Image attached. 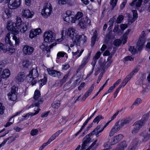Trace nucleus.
Here are the masks:
<instances>
[{"label":"nucleus","instance_id":"10","mask_svg":"<svg viewBox=\"0 0 150 150\" xmlns=\"http://www.w3.org/2000/svg\"><path fill=\"white\" fill-rule=\"evenodd\" d=\"M90 20L87 16H85L79 20V25L81 28L83 29L86 28L88 25H90Z\"/></svg>","mask_w":150,"mask_h":150},{"label":"nucleus","instance_id":"5","mask_svg":"<svg viewBox=\"0 0 150 150\" xmlns=\"http://www.w3.org/2000/svg\"><path fill=\"white\" fill-rule=\"evenodd\" d=\"M4 66L3 64H0V82L1 79H6L9 77L10 75L9 70L7 69H3Z\"/></svg>","mask_w":150,"mask_h":150},{"label":"nucleus","instance_id":"4","mask_svg":"<svg viewBox=\"0 0 150 150\" xmlns=\"http://www.w3.org/2000/svg\"><path fill=\"white\" fill-rule=\"evenodd\" d=\"M87 40V38L84 35H76L75 38L74 40V43L76 44L75 47H77V46H80L82 44L86 42Z\"/></svg>","mask_w":150,"mask_h":150},{"label":"nucleus","instance_id":"28","mask_svg":"<svg viewBox=\"0 0 150 150\" xmlns=\"http://www.w3.org/2000/svg\"><path fill=\"white\" fill-rule=\"evenodd\" d=\"M12 15V9L6 8L5 10L4 13L3 14V17L5 18H10Z\"/></svg>","mask_w":150,"mask_h":150},{"label":"nucleus","instance_id":"1","mask_svg":"<svg viewBox=\"0 0 150 150\" xmlns=\"http://www.w3.org/2000/svg\"><path fill=\"white\" fill-rule=\"evenodd\" d=\"M29 23L25 22L23 23L20 17H17L16 18V22L14 23V33H13V39L15 42V45H18L19 43V39L16 35L18 33L19 31L22 33H24L28 29Z\"/></svg>","mask_w":150,"mask_h":150},{"label":"nucleus","instance_id":"21","mask_svg":"<svg viewBox=\"0 0 150 150\" xmlns=\"http://www.w3.org/2000/svg\"><path fill=\"white\" fill-rule=\"evenodd\" d=\"M83 13L80 12H78L76 14L73 16L71 23H77L79 19L82 18Z\"/></svg>","mask_w":150,"mask_h":150},{"label":"nucleus","instance_id":"40","mask_svg":"<svg viewBox=\"0 0 150 150\" xmlns=\"http://www.w3.org/2000/svg\"><path fill=\"white\" fill-rule=\"evenodd\" d=\"M47 81V79L46 77H44L42 79L40 80L39 81V83L40 84V86H42L45 84Z\"/></svg>","mask_w":150,"mask_h":150},{"label":"nucleus","instance_id":"3","mask_svg":"<svg viewBox=\"0 0 150 150\" xmlns=\"http://www.w3.org/2000/svg\"><path fill=\"white\" fill-rule=\"evenodd\" d=\"M38 76L39 74L37 68H34L30 71L27 78L28 82H30L32 85L33 86L37 82Z\"/></svg>","mask_w":150,"mask_h":150},{"label":"nucleus","instance_id":"35","mask_svg":"<svg viewBox=\"0 0 150 150\" xmlns=\"http://www.w3.org/2000/svg\"><path fill=\"white\" fill-rule=\"evenodd\" d=\"M69 74L67 73L65 75L63 78L60 81L59 84L60 86H61L69 78Z\"/></svg>","mask_w":150,"mask_h":150},{"label":"nucleus","instance_id":"9","mask_svg":"<svg viewBox=\"0 0 150 150\" xmlns=\"http://www.w3.org/2000/svg\"><path fill=\"white\" fill-rule=\"evenodd\" d=\"M54 34L51 31L45 32L44 34V40L46 42L50 43L54 40Z\"/></svg>","mask_w":150,"mask_h":150},{"label":"nucleus","instance_id":"56","mask_svg":"<svg viewBox=\"0 0 150 150\" xmlns=\"http://www.w3.org/2000/svg\"><path fill=\"white\" fill-rule=\"evenodd\" d=\"M38 112H35L34 113H33L31 112H30L27 113L26 115H25L24 117H28L29 116H30L31 117H32L33 115H35L37 114L38 113Z\"/></svg>","mask_w":150,"mask_h":150},{"label":"nucleus","instance_id":"46","mask_svg":"<svg viewBox=\"0 0 150 150\" xmlns=\"http://www.w3.org/2000/svg\"><path fill=\"white\" fill-rule=\"evenodd\" d=\"M18 90V88L16 87L15 86H13L11 88V91L10 93H12L17 94V91Z\"/></svg>","mask_w":150,"mask_h":150},{"label":"nucleus","instance_id":"43","mask_svg":"<svg viewBox=\"0 0 150 150\" xmlns=\"http://www.w3.org/2000/svg\"><path fill=\"white\" fill-rule=\"evenodd\" d=\"M101 54L100 52H98L96 54L95 57H93V60L92 62H93L94 61H95L96 62V60L99 58L100 57Z\"/></svg>","mask_w":150,"mask_h":150},{"label":"nucleus","instance_id":"14","mask_svg":"<svg viewBox=\"0 0 150 150\" xmlns=\"http://www.w3.org/2000/svg\"><path fill=\"white\" fill-rule=\"evenodd\" d=\"M34 14V12L30 11L29 9H23L21 13L23 17L26 18H32Z\"/></svg>","mask_w":150,"mask_h":150},{"label":"nucleus","instance_id":"48","mask_svg":"<svg viewBox=\"0 0 150 150\" xmlns=\"http://www.w3.org/2000/svg\"><path fill=\"white\" fill-rule=\"evenodd\" d=\"M56 45V43H54L52 44L50 46L47 47V46L45 48V50H46L47 52H50V49L52 48L53 46L55 45Z\"/></svg>","mask_w":150,"mask_h":150},{"label":"nucleus","instance_id":"6","mask_svg":"<svg viewBox=\"0 0 150 150\" xmlns=\"http://www.w3.org/2000/svg\"><path fill=\"white\" fill-rule=\"evenodd\" d=\"M41 94L40 92L38 90H36L33 96V98L35 100L34 102L33 103L31 106H38L39 105L42 103L43 102V100L42 98H40L38 101L37 100L40 97Z\"/></svg>","mask_w":150,"mask_h":150},{"label":"nucleus","instance_id":"61","mask_svg":"<svg viewBox=\"0 0 150 150\" xmlns=\"http://www.w3.org/2000/svg\"><path fill=\"white\" fill-rule=\"evenodd\" d=\"M4 107L3 106L2 104L0 103V114H2L4 113Z\"/></svg>","mask_w":150,"mask_h":150},{"label":"nucleus","instance_id":"18","mask_svg":"<svg viewBox=\"0 0 150 150\" xmlns=\"http://www.w3.org/2000/svg\"><path fill=\"white\" fill-rule=\"evenodd\" d=\"M111 120H110L108 122H107L105 125V126L102 128L100 129L101 126L98 125L94 129V132H96L97 133V134H95L96 137H98L99 136V134L100 133L102 132L104 129L107 126L109 123L111 122Z\"/></svg>","mask_w":150,"mask_h":150},{"label":"nucleus","instance_id":"64","mask_svg":"<svg viewBox=\"0 0 150 150\" xmlns=\"http://www.w3.org/2000/svg\"><path fill=\"white\" fill-rule=\"evenodd\" d=\"M117 1L115 0H112L110 4L112 6L113 8L116 6Z\"/></svg>","mask_w":150,"mask_h":150},{"label":"nucleus","instance_id":"11","mask_svg":"<svg viewBox=\"0 0 150 150\" xmlns=\"http://www.w3.org/2000/svg\"><path fill=\"white\" fill-rule=\"evenodd\" d=\"M74 12L70 11H67L63 17L64 21L69 23H71L74 16Z\"/></svg>","mask_w":150,"mask_h":150},{"label":"nucleus","instance_id":"57","mask_svg":"<svg viewBox=\"0 0 150 150\" xmlns=\"http://www.w3.org/2000/svg\"><path fill=\"white\" fill-rule=\"evenodd\" d=\"M38 131V130L37 129H33L31 131L30 134L32 136H34L37 134Z\"/></svg>","mask_w":150,"mask_h":150},{"label":"nucleus","instance_id":"45","mask_svg":"<svg viewBox=\"0 0 150 150\" xmlns=\"http://www.w3.org/2000/svg\"><path fill=\"white\" fill-rule=\"evenodd\" d=\"M149 116V113H147L143 115L142 119L141 120L144 122V123L148 120Z\"/></svg>","mask_w":150,"mask_h":150},{"label":"nucleus","instance_id":"7","mask_svg":"<svg viewBox=\"0 0 150 150\" xmlns=\"http://www.w3.org/2000/svg\"><path fill=\"white\" fill-rule=\"evenodd\" d=\"M52 12V8L50 3L45 4L43 8L41 11V14L45 18H47L50 16Z\"/></svg>","mask_w":150,"mask_h":150},{"label":"nucleus","instance_id":"60","mask_svg":"<svg viewBox=\"0 0 150 150\" xmlns=\"http://www.w3.org/2000/svg\"><path fill=\"white\" fill-rule=\"evenodd\" d=\"M149 91V88L147 87H146L145 88H144L142 91V93L144 94H146V93H148Z\"/></svg>","mask_w":150,"mask_h":150},{"label":"nucleus","instance_id":"19","mask_svg":"<svg viewBox=\"0 0 150 150\" xmlns=\"http://www.w3.org/2000/svg\"><path fill=\"white\" fill-rule=\"evenodd\" d=\"M18 137V136H16L15 137H10L5 139L0 144V148L3 146L7 141H8L7 143L10 144L14 141Z\"/></svg>","mask_w":150,"mask_h":150},{"label":"nucleus","instance_id":"29","mask_svg":"<svg viewBox=\"0 0 150 150\" xmlns=\"http://www.w3.org/2000/svg\"><path fill=\"white\" fill-rule=\"evenodd\" d=\"M131 121L129 118H127L122 119L120 122V125L122 128L125 125L128 124Z\"/></svg>","mask_w":150,"mask_h":150},{"label":"nucleus","instance_id":"52","mask_svg":"<svg viewBox=\"0 0 150 150\" xmlns=\"http://www.w3.org/2000/svg\"><path fill=\"white\" fill-rule=\"evenodd\" d=\"M122 88H123L120 85L119 86V87L116 89L115 91L114 92V98H116L117 97V94L118 93L120 89Z\"/></svg>","mask_w":150,"mask_h":150},{"label":"nucleus","instance_id":"58","mask_svg":"<svg viewBox=\"0 0 150 150\" xmlns=\"http://www.w3.org/2000/svg\"><path fill=\"white\" fill-rule=\"evenodd\" d=\"M62 69L64 70L67 69L69 67V65L68 64L65 63L62 66Z\"/></svg>","mask_w":150,"mask_h":150},{"label":"nucleus","instance_id":"8","mask_svg":"<svg viewBox=\"0 0 150 150\" xmlns=\"http://www.w3.org/2000/svg\"><path fill=\"white\" fill-rule=\"evenodd\" d=\"M97 133L96 132H94V130L91 133L86 135L84 137L82 140L83 143L81 145V148L82 149H84L86 146L89 145L91 140L90 136Z\"/></svg>","mask_w":150,"mask_h":150},{"label":"nucleus","instance_id":"39","mask_svg":"<svg viewBox=\"0 0 150 150\" xmlns=\"http://www.w3.org/2000/svg\"><path fill=\"white\" fill-rule=\"evenodd\" d=\"M96 62L95 61H94L93 62H92L91 63V65L92 66V68L91 71L86 76V79L91 74L93 73L94 69L95 66L96 65Z\"/></svg>","mask_w":150,"mask_h":150},{"label":"nucleus","instance_id":"54","mask_svg":"<svg viewBox=\"0 0 150 150\" xmlns=\"http://www.w3.org/2000/svg\"><path fill=\"white\" fill-rule=\"evenodd\" d=\"M59 4H65L67 2L68 0H57Z\"/></svg>","mask_w":150,"mask_h":150},{"label":"nucleus","instance_id":"36","mask_svg":"<svg viewBox=\"0 0 150 150\" xmlns=\"http://www.w3.org/2000/svg\"><path fill=\"white\" fill-rule=\"evenodd\" d=\"M17 95L15 93H9L8 95V98L11 100L15 101L17 99Z\"/></svg>","mask_w":150,"mask_h":150},{"label":"nucleus","instance_id":"47","mask_svg":"<svg viewBox=\"0 0 150 150\" xmlns=\"http://www.w3.org/2000/svg\"><path fill=\"white\" fill-rule=\"evenodd\" d=\"M124 17L123 15H119L117 19V23H121Z\"/></svg>","mask_w":150,"mask_h":150},{"label":"nucleus","instance_id":"44","mask_svg":"<svg viewBox=\"0 0 150 150\" xmlns=\"http://www.w3.org/2000/svg\"><path fill=\"white\" fill-rule=\"evenodd\" d=\"M71 81H69L68 83L65 84L64 86L63 89L64 91L67 90L70 87V84L71 83Z\"/></svg>","mask_w":150,"mask_h":150},{"label":"nucleus","instance_id":"30","mask_svg":"<svg viewBox=\"0 0 150 150\" xmlns=\"http://www.w3.org/2000/svg\"><path fill=\"white\" fill-rule=\"evenodd\" d=\"M142 2V0H134L130 5L132 6L139 7L141 6Z\"/></svg>","mask_w":150,"mask_h":150},{"label":"nucleus","instance_id":"20","mask_svg":"<svg viewBox=\"0 0 150 150\" xmlns=\"http://www.w3.org/2000/svg\"><path fill=\"white\" fill-rule=\"evenodd\" d=\"M25 77V75L24 72H20L16 77L15 79L18 82H23L24 81Z\"/></svg>","mask_w":150,"mask_h":150},{"label":"nucleus","instance_id":"12","mask_svg":"<svg viewBox=\"0 0 150 150\" xmlns=\"http://www.w3.org/2000/svg\"><path fill=\"white\" fill-rule=\"evenodd\" d=\"M20 4V0H9L8 6L11 9H15L18 7Z\"/></svg>","mask_w":150,"mask_h":150},{"label":"nucleus","instance_id":"24","mask_svg":"<svg viewBox=\"0 0 150 150\" xmlns=\"http://www.w3.org/2000/svg\"><path fill=\"white\" fill-rule=\"evenodd\" d=\"M123 137V136L121 134H119L115 136L112 139L111 144L113 145L118 142Z\"/></svg>","mask_w":150,"mask_h":150},{"label":"nucleus","instance_id":"27","mask_svg":"<svg viewBox=\"0 0 150 150\" xmlns=\"http://www.w3.org/2000/svg\"><path fill=\"white\" fill-rule=\"evenodd\" d=\"M127 144L126 142L123 141L119 144L116 150H124L127 147Z\"/></svg>","mask_w":150,"mask_h":150},{"label":"nucleus","instance_id":"17","mask_svg":"<svg viewBox=\"0 0 150 150\" xmlns=\"http://www.w3.org/2000/svg\"><path fill=\"white\" fill-rule=\"evenodd\" d=\"M77 31L73 27H70L68 29L67 35L72 39H73L76 35H77Z\"/></svg>","mask_w":150,"mask_h":150},{"label":"nucleus","instance_id":"16","mask_svg":"<svg viewBox=\"0 0 150 150\" xmlns=\"http://www.w3.org/2000/svg\"><path fill=\"white\" fill-rule=\"evenodd\" d=\"M47 71L49 74L54 77H57L59 78L61 76L62 73L59 71L55 70H52L50 69H47Z\"/></svg>","mask_w":150,"mask_h":150},{"label":"nucleus","instance_id":"55","mask_svg":"<svg viewBox=\"0 0 150 150\" xmlns=\"http://www.w3.org/2000/svg\"><path fill=\"white\" fill-rule=\"evenodd\" d=\"M132 129L131 131V132L133 134H135L136 133H137L139 131V130L137 128H135V127H134V126H132Z\"/></svg>","mask_w":150,"mask_h":150},{"label":"nucleus","instance_id":"51","mask_svg":"<svg viewBox=\"0 0 150 150\" xmlns=\"http://www.w3.org/2000/svg\"><path fill=\"white\" fill-rule=\"evenodd\" d=\"M142 103V99L140 98H138L136 100L134 103V104H135V105H138Z\"/></svg>","mask_w":150,"mask_h":150},{"label":"nucleus","instance_id":"26","mask_svg":"<svg viewBox=\"0 0 150 150\" xmlns=\"http://www.w3.org/2000/svg\"><path fill=\"white\" fill-rule=\"evenodd\" d=\"M62 132V130H59L56 132L55 133L53 134L49 138L48 141L47 142V143H48V144H49L51 142L55 139V138L57 137Z\"/></svg>","mask_w":150,"mask_h":150},{"label":"nucleus","instance_id":"13","mask_svg":"<svg viewBox=\"0 0 150 150\" xmlns=\"http://www.w3.org/2000/svg\"><path fill=\"white\" fill-rule=\"evenodd\" d=\"M119 121H117L116 123L114 126L112 128L109 133V136L111 137L115 134L118 132L121 128L119 124Z\"/></svg>","mask_w":150,"mask_h":150},{"label":"nucleus","instance_id":"25","mask_svg":"<svg viewBox=\"0 0 150 150\" xmlns=\"http://www.w3.org/2000/svg\"><path fill=\"white\" fill-rule=\"evenodd\" d=\"M14 23L11 21H8L7 22V28L8 30H10L11 33H14Z\"/></svg>","mask_w":150,"mask_h":150},{"label":"nucleus","instance_id":"50","mask_svg":"<svg viewBox=\"0 0 150 150\" xmlns=\"http://www.w3.org/2000/svg\"><path fill=\"white\" fill-rule=\"evenodd\" d=\"M138 142V139L137 138H135L133 140V146L131 148V150H134V147L136 145H137Z\"/></svg>","mask_w":150,"mask_h":150},{"label":"nucleus","instance_id":"23","mask_svg":"<svg viewBox=\"0 0 150 150\" xmlns=\"http://www.w3.org/2000/svg\"><path fill=\"white\" fill-rule=\"evenodd\" d=\"M140 135L142 137V141L143 142H146L150 138V135L145 131L142 132Z\"/></svg>","mask_w":150,"mask_h":150},{"label":"nucleus","instance_id":"22","mask_svg":"<svg viewBox=\"0 0 150 150\" xmlns=\"http://www.w3.org/2000/svg\"><path fill=\"white\" fill-rule=\"evenodd\" d=\"M41 32L40 29L38 28L31 30L29 36L31 38L35 37L37 35H39Z\"/></svg>","mask_w":150,"mask_h":150},{"label":"nucleus","instance_id":"62","mask_svg":"<svg viewBox=\"0 0 150 150\" xmlns=\"http://www.w3.org/2000/svg\"><path fill=\"white\" fill-rule=\"evenodd\" d=\"M127 25L126 24H122L120 25V27L122 30H124L127 27Z\"/></svg>","mask_w":150,"mask_h":150},{"label":"nucleus","instance_id":"34","mask_svg":"<svg viewBox=\"0 0 150 150\" xmlns=\"http://www.w3.org/2000/svg\"><path fill=\"white\" fill-rule=\"evenodd\" d=\"M97 35L98 34L97 31L96 30H95L93 33V36L91 40V45L92 46H93L95 43V42L97 39Z\"/></svg>","mask_w":150,"mask_h":150},{"label":"nucleus","instance_id":"37","mask_svg":"<svg viewBox=\"0 0 150 150\" xmlns=\"http://www.w3.org/2000/svg\"><path fill=\"white\" fill-rule=\"evenodd\" d=\"M10 34L9 33H8L5 38V42L7 44H9L10 45L13 46V44H12V42H11L10 39Z\"/></svg>","mask_w":150,"mask_h":150},{"label":"nucleus","instance_id":"33","mask_svg":"<svg viewBox=\"0 0 150 150\" xmlns=\"http://www.w3.org/2000/svg\"><path fill=\"white\" fill-rule=\"evenodd\" d=\"M132 77V76H130V75L129 74L127 76L126 78L123 80L120 85L123 87H124L128 81L130 80Z\"/></svg>","mask_w":150,"mask_h":150},{"label":"nucleus","instance_id":"15","mask_svg":"<svg viewBox=\"0 0 150 150\" xmlns=\"http://www.w3.org/2000/svg\"><path fill=\"white\" fill-rule=\"evenodd\" d=\"M34 48L30 46L25 45L23 48V51L24 54L26 55L31 54L34 51Z\"/></svg>","mask_w":150,"mask_h":150},{"label":"nucleus","instance_id":"41","mask_svg":"<svg viewBox=\"0 0 150 150\" xmlns=\"http://www.w3.org/2000/svg\"><path fill=\"white\" fill-rule=\"evenodd\" d=\"M103 118L104 117L101 115H98L93 120V122L94 123L97 122V124H98L101 119H103Z\"/></svg>","mask_w":150,"mask_h":150},{"label":"nucleus","instance_id":"32","mask_svg":"<svg viewBox=\"0 0 150 150\" xmlns=\"http://www.w3.org/2000/svg\"><path fill=\"white\" fill-rule=\"evenodd\" d=\"M143 125H144V122L141 120H139L135 122L133 126L139 130Z\"/></svg>","mask_w":150,"mask_h":150},{"label":"nucleus","instance_id":"38","mask_svg":"<svg viewBox=\"0 0 150 150\" xmlns=\"http://www.w3.org/2000/svg\"><path fill=\"white\" fill-rule=\"evenodd\" d=\"M60 105V101L57 100L54 101L52 104L53 108L55 109H57L59 107Z\"/></svg>","mask_w":150,"mask_h":150},{"label":"nucleus","instance_id":"53","mask_svg":"<svg viewBox=\"0 0 150 150\" xmlns=\"http://www.w3.org/2000/svg\"><path fill=\"white\" fill-rule=\"evenodd\" d=\"M132 11L133 13V20L134 21L136 19V18L137 17L138 14L137 13V11L136 10H132Z\"/></svg>","mask_w":150,"mask_h":150},{"label":"nucleus","instance_id":"63","mask_svg":"<svg viewBox=\"0 0 150 150\" xmlns=\"http://www.w3.org/2000/svg\"><path fill=\"white\" fill-rule=\"evenodd\" d=\"M127 2V0H124L120 5V8L121 9H122L124 8Z\"/></svg>","mask_w":150,"mask_h":150},{"label":"nucleus","instance_id":"31","mask_svg":"<svg viewBox=\"0 0 150 150\" xmlns=\"http://www.w3.org/2000/svg\"><path fill=\"white\" fill-rule=\"evenodd\" d=\"M107 62V61H106L105 60V61L100 65V68H101V70L103 71H105V70L107 69L110 65L111 63L109 62H108L107 65H105Z\"/></svg>","mask_w":150,"mask_h":150},{"label":"nucleus","instance_id":"42","mask_svg":"<svg viewBox=\"0 0 150 150\" xmlns=\"http://www.w3.org/2000/svg\"><path fill=\"white\" fill-rule=\"evenodd\" d=\"M30 63L28 60H26L23 62L22 65L24 67L28 68L30 65Z\"/></svg>","mask_w":150,"mask_h":150},{"label":"nucleus","instance_id":"49","mask_svg":"<svg viewBox=\"0 0 150 150\" xmlns=\"http://www.w3.org/2000/svg\"><path fill=\"white\" fill-rule=\"evenodd\" d=\"M122 41L120 39H116L114 42V44L116 46H119L121 43Z\"/></svg>","mask_w":150,"mask_h":150},{"label":"nucleus","instance_id":"2","mask_svg":"<svg viewBox=\"0 0 150 150\" xmlns=\"http://www.w3.org/2000/svg\"><path fill=\"white\" fill-rule=\"evenodd\" d=\"M145 32L144 31L142 32L140 38L137 42L136 47L137 49L135 48V47L134 46H130L129 47V50L132 54H135L137 53V49L139 52L142 50L144 46V45L146 39L145 37Z\"/></svg>","mask_w":150,"mask_h":150},{"label":"nucleus","instance_id":"59","mask_svg":"<svg viewBox=\"0 0 150 150\" xmlns=\"http://www.w3.org/2000/svg\"><path fill=\"white\" fill-rule=\"evenodd\" d=\"M133 58L130 56H127V57H125L124 59H123L122 60L123 62L127 61L128 60H129L130 61H131L133 60Z\"/></svg>","mask_w":150,"mask_h":150}]
</instances>
